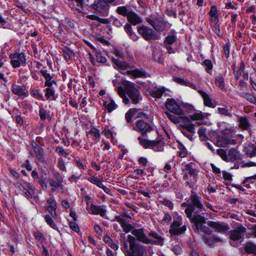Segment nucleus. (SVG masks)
I'll use <instances>...</instances> for the list:
<instances>
[{"label":"nucleus","instance_id":"f257e3e1","mask_svg":"<svg viewBox=\"0 0 256 256\" xmlns=\"http://www.w3.org/2000/svg\"><path fill=\"white\" fill-rule=\"evenodd\" d=\"M86 1H68V4L74 14L84 16L88 12L96 13L102 16H108L110 6L108 3L115 1H94V3L88 5Z\"/></svg>","mask_w":256,"mask_h":256},{"label":"nucleus","instance_id":"f03ea898","mask_svg":"<svg viewBox=\"0 0 256 256\" xmlns=\"http://www.w3.org/2000/svg\"><path fill=\"white\" fill-rule=\"evenodd\" d=\"M122 242L121 250L125 256H148L144 246L140 244L136 238L130 234L126 240L125 234H120Z\"/></svg>","mask_w":256,"mask_h":256},{"label":"nucleus","instance_id":"7ed1b4c3","mask_svg":"<svg viewBox=\"0 0 256 256\" xmlns=\"http://www.w3.org/2000/svg\"><path fill=\"white\" fill-rule=\"evenodd\" d=\"M190 193L188 207L186 208L184 210L186 217L189 220L192 218L194 216L200 214L206 211L200 194L194 190H191Z\"/></svg>","mask_w":256,"mask_h":256},{"label":"nucleus","instance_id":"20e7f679","mask_svg":"<svg viewBox=\"0 0 256 256\" xmlns=\"http://www.w3.org/2000/svg\"><path fill=\"white\" fill-rule=\"evenodd\" d=\"M46 203L48 204L44 207V210L48 212L50 214H46L44 216V220L51 228L59 232L58 228L55 224L53 218H56L58 214L56 210L58 208V203L54 196H51L47 198Z\"/></svg>","mask_w":256,"mask_h":256},{"label":"nucleus","instance_id":"39448f33","mask_svg":"<svg viewBox=\"0 0 256 256\" xmlns=\"http://www.w3.org/2000/svg\"><path fill=\"white\" fill-rule=\"evenodd\" d=\"M190 220L194 226L193 230L195 233H198L200 230L206 234H211L212 231L208 227L204 225L206 222V219L204 216L196 214Z\"/></svg>","mask_w":256,"mask_h":256},{"label":"nucleus","instance_id":"423d86ee","mask_svg":"<svg viewBox=\"0 0 256 256\" xmlns=\"http://www.w3.org/2000/svg\"><path fill=\"white\" fill-rule=\"evenodd\" d=\"M146 20L152 26L154 30L158 32L164 31L168 27V22L165 20L164 17L160 15H158L152 18H147Z\"/></svg>","mask_w":256,"mask_h":256},{"label":"nucleus","instance_id":"0eeeda50","mask_svg":"<svg viewBox=\"0 0 256 256\" xmlns=\"http://www.w3.org/2000/svg\"><path fill=\"white\" fill-rule=\"evenodd\" d=\"M126 86L127 95L132 100L133 104H138L142 100L140 90L136 87L134 83L126 81L125 84Z\"/></svg>","mask_w":256,"mask_h":256},{"label":"nucleus","instance_id":"6e6552de","mask_svg":"<svg viewBox=\"0 0 256 256\" xmlns=\"http://www.w3.org/2000/svg\"><path fill=\"white\" fill-rule=\"evenodd\" d=\"M138 32L146 41L159 39L158 33L154 29L144 25L138 26Z\"/></svg>","mask_w":256,"mask_h":256},{"label":"nucleus","instance_id":"1a4fd4ad","mask_svg":"<svg viewBox=\"0 0 256 256\" xmlns=\"http://www.w3.org/2000/svg\"><path fill=\"white\" fill-rule=\"evenodd\" d=\"M242 160V154L239 151L235 148H232L228 150V152L227 162H230L234 164V166L231 168L238 169Z\"/></svg>","mask_w":256,"mask_h":256},{"label":"nucleus","instance_id":"9d476101","mask_svg":"<svg viewBox=\"0 0 256 256\" xmlns=\"http://www.w3.org/2000/svg\"><path fill=\"white\" fill-rule=\"evenodd\" d=\"M9 58L14 68H19L21 65L26 66V56L24 52L12 53L9 55Z\"/></svg>","mask_w":256,"mask_h":256},{"label":"nucleus","instance_id":"9b49d317","mask_svg":"<svg viewBox=\"0 0 256 256\" xmlns=\"http://www.w3.org/2000/svg\"><path fill=\"white\" fill-rule=\"evenodd\" d=\"M186 230V226L185 224L182 226V219L178 218L171 223L169 232L172 236H179L184 233Z\"/></svg>","mask_w":256,"mask_h":256},{"label":"nucleus","instance_id":"f8f14e48","mask_svg":"<svg viewBox=\"0 0 256 256\" xmlns=\"http://www.w3.org/2000/svg\"><path fill=\"white\" fill-rule=\"evenodd\" d=\"M210 136L214 139L216 144L219 146L226 147L228 144H236L235 140L228 139L223 135H220L216 132H212Z\"/></svg>","mask_w":256,"mask_h":256},{"label":"nucleus","instance_id":"ddd939ff","mask_svg":"<svg viewBox=\"0 0 256 256\" xmlns=\"http://www.w3.org/2000/svg\"><path fill=\"white\" fill-rule=\"evenodd\" d=\"M133 130L138 132H140L143 136H147V133L153 130L154 128L150 124L144 120H138L136 122V126L133 128Z\"/></svg>","mask_w":256,"mask_h":256},{"label":"nucleus","instance_id":"4468645a","mask_svg":"<svg viewBox=\"0 0 256 256\" xmlns=\"http://www.w3.org/2000/svg\"><path fill=\"white\" fill-rule=\"evenodd\" d=\"M166 108L171 112L182 115L184 114L183 110L180 107L178 102L174 98H168L165 102Z\"/></svg>","mask_w":256,"mask_h":256},{"label":"nucleus","instance_id":"2eb2a0df","mask_svg":"<svg viewBox=\"0 0 256 256\" xmlns=\"http://www.w3.org/2000/svg\"><path fill=\"white\" fill-rule=\"evenodd\" d=\"M132 234L138 240L142 242L144 244H150L156 243V240L148 238L142 228H136L132 232Z\"/></svg>","mask_w":256,"mask_h":256},{"label":"nucleus","instance_id":"dca6fc26","mask_svg":"<svg viewBox=\"0 0 256 256\" xmlns=\"http://www.w3.org/2000/svg\"><path fill=\"white\" fill-rule=\"evenodd\" d=\"M31 145L35 153L36 158L40 162H44L46 158L44 148L34 140L32 141Z\"/></svg>","mask_w":256,"mask_h":256},{"label":"nucleus","instance_id":"f3484780","mask_svg":"<svg viewBox=\"0 0 256 256\" xmlns=\"http://www.w3.org/2000/svg\"><path fill=\"white\" fill-rule=\"evenodd\" d=\"M196 165L194 162H189L186 164L182 168V172H187L190 176L194 178H197L198 176V170L196 168Z\"/></svg>","mask_w":256,"mask_h":256},{"label":"nucleus","instance_id":"a211bd4d","mask_svg":"<svg viewBox=\"0 0 256 256\" xmlns=\"http://www.w3.org/2000/svg\"><path fill=\"white\" fill-rule=\"evenodd\" d=\"M126 74L131 76L134 78H146L150 76L146 72L142 69L135 68L132 70H128Z\"/></svg>","mask_w":256,"mask_h":256},{"label":"nucleus","instance_id":"6ab92c4d","mask_svg":"<svg viewBox=\"0 0 256 256\" xmlns=\"http://www.w3.org/2000/svg\"><path fill=\"white\" fill-rule=\"evenodd\" d=\"M39 72L42 76L45 79L44 86L53 88V84H56L57 82L55 80H52V76H51L48 70H40Z\"/></svg>","mask_w":256,"mask_h":256},{"label":"nucleus","instance_id":"aec40b11","mask_svg":"<svg viewBox=\"0 0 256 256\" xmlns=\"http://www.w3.org/2000/svg\"><path fill=\"white\" fill-rule=\"evenodd\" d=\"M114 220L117 221L120 224L121 227L122 228L123 230L126 233H128L136 229L132 224L126 222V220L121 218L120 216H116L114 217Z\"/></svg>","mask_w":256,"mask_h":256},{"label":"nucleus","instance_id":"412c9836","mask_svg":"<svg viewBox=\"0 0 256 256\" xmlns=\"http://www.w3.org/2000/svg\"><path fill=\"white\" fill-rule=\"evenodd\" d=\"M11 90L12 94L19 97H27L28 94L25 91L24 86H20L13 84L12 86Z\"/></svg>","mask_w":256,"mask_h":256},{"label":"nucleus","instance_id":"4be33fe9","mask_svg":"<svg viewBox=\"0 0 256 256\" xmlns=\"http://www.w3.org/2000/svg\"><path fill=\"white\" fill-rule=\"evenodd\" d=\"M89 212L94 215H100L102 217L104 218L106 214V210L101 206L92 204L90 208Z\"/></svg>","mask_w":256,"mask_h":256},{"label":"nucleus","instance_id":"5701e85b","mask_svg":"<svg viewBox=\"0 0 256 256\" xmlns=\"http://www.w3.org/2000/svg\"><path fill=\"white\" fill-rule=\"evenodd\" d=\"M112 61L114 64L118 67L117 69L120 71V72L124 74H126L122 72V70H126L130 68V66L128 63L124 62H122L120 60L117 58L112 57Z\"/></svg>","mask_w":256,"mask_h":256},{"label":"nucleus","instance_id":"b1692460","mask_svg":"<svg viewBox=\"0 0 256 256\" xmlns=\"http://www.w3.org/2000/svg\"><path fill=\"white\" fill-rule=\"evenodd\" d=\"M182 118L186 122L182 125V128L185 130L186 131L188 132L191 134L195 133V125L191 122L190 118L187 116H183Z\"/></svg>","mask_w":256,"mask_h":256},{"label":"nucleus","instance_id":"393cba45","mask_svg":"<svg viewBox=\"0 0 256 256\" xmlns=\"http://www.w3.org/2000/svg\"><path fill=\"white\" fill-rule=\"evenodd\" d=\"M198 92L202 96L204 106L211 108H215L216 105L212 102L210 96L206 92L202 90H199Z\"/></svg>","mask_w":256,"mask_h":256},{"label":"nucleus","instance_id":"a878e982","mask_svg":"<svg viewBox=\"0 0 256 256\" xmlns=\"http://www.w3.org/2000/svg\"><path fill=\"white\" fill-rule=\"evenodd\" d=\"M173 80L174 82L178 84L181 86H188L194 90H197L196 85L192 84L188 80H184L182 78L179 77H174Z\"/></svg>","mask_w":256,"mask_h":256},{"label":"nucleus","instance_id":"bb28decb","mask_svg":"<svg viewBox=\"0 0 256 256\" xmlns=\"http://www.w3.org/2000/svg\"><path fill=\"white\" fill-rule=\"evenodd\" d=\"M202 238L204 243L206 245L211 247L214 246L215 244L221 242L222 241L220 238L214 235H212L209 237L206 236H202Z\"/></svg>","mask_w":256,"mask_h":256},{"label":"nucleus","instance_id":"cd10ccee","mask_svg":"<svg viewBox=\"0 0 256 256\" xmlns=\"http://www.w3.org/2000/svg\"><path fill=\"white\" fill-rule=\"evenodd\" d=\"M208 224L218 232H224L228 229L227 226L223 225L217 222L210 220L208 222Z\"/></svg>","mask_w":256,"mask_h":256},{"label":"nucleus","instance_id":"c85d7f7f","mask_svg":"<svg viewBox=\"0 0 256 256\" xmlns=\"http://www.w3.org/2000/svg\"><path fill=\"white\" fill-rule=\"evenodd\" d=\"M45 96L48 100H56L58 98V94L56 93L54 88L47 87L44 90Z\"/></svg>","mask_w":256,"mask_h":256},{"label":"nucleus","instance_id":"c756f323","mask_svg":"<svg viewBox=\"0 0 256 256\" xmlns=\"http://www.w3.org/2000/svg\"><path fill=\"white\" fill-rule=\"evenodd\" d=\"M124 29L130 39L134 41H136L140 37L133 32L131 24L127 23L124 26Z\"/></svg>","mask_w":256,"mask_h":256},{"label":"nucleus","instance_id":"7c9ffc66","mask_svg":"<svg viewBox=\"0 0 256 256\" xmlns=\"http://www.w3.org/2000/svg\"><path fill=\"white\" fill-rule=\"evenodd\" d=\"M240 229H236L230 231V238L234 241L240 240L242 238V232L244 231V228H242Z\"/></svg>","mask_w":256,"mask_h":256},{"label":"nucleus","instance_id":"2f4dec72","mask_svg":"<svg viewBox=\"0 0 256 256\" xmlns=\"http://www.w3.org/2000/svg\"><path fill=\"white\" fill-rule=\"evenodd\" d=\"M177 40L176 32L174 30H171L170 34L167 36L164 41V44H172Z\"/></svg>","mask_w":256,"mask_h":256},{"label":"nucleus","instance_id":"473e14b6","mask_svg":"<svg viewBox=\"0 0 256 256\" xmlns=\"http://www.w3.org/2000/svg\"><path fill=\"white\" fill-rule=\"evenodd\" d=\"M128 20L131 24L136 26L142 22L138 16L134 12H132L128 16Z\"/></svg>","mask_w":256,"mask_h":256},{"label":"nucleus","instance_id":"72a5a7b5","mask_svg":"<svg viewBox=\"0 0 256 256\" xmlns=\"http://www.w3.org/2000/svg\"><path fill=\"white\" fill-rule=\"evenodd\" d=\"M246 154L250 158L256 156V144H250L245 147Z\"/></svg>","mask_w":256,"mask_h":256},{"label":"nucleus","instance_id":"f704fd0d","mask_svg":"<svg viewBox=\"0 0 256 256\" xmlns=\"http://www.w3.org/2000/svg\"><path fill=\"white\" fill-rule=\"evenodd\" d=\"M213 32L218 36H221L219 19L210 20Z\"/></svg>","mask_w":256,"mask_h":256},{"label":"nucleus","instance_id":"c9c22d12","mask_svg":"<svg viewBox=\"0 0 256 256\" xmlns=\"http://www.w3.org/2000/svg\"><path fill=\"white\" fill-rule=\"evenodd\" d=\"M201 64L205 68L206 72L210 75H212L214 66L211 60L209 59H206L201 63Z\"/></svg>","mask_w":256,"mask_h":256},{"label":"nucleus","instance_id":"e433bc0d","mask_svg":"<svg viewBox=\"0 0 256 256\" xmlns=\"http://www.w3.org/2000/svg\"><path fill=\"white\" fill-rule=\"evenodd\" d=\"M62 56L64 60L68 62L71 57L74 56V52L72 50L68 47H64L62 50Z\"/></svg>","mask_w":256,"mask_h":256},{"label":"nucleus","instance_id":"4c0bfd02","mask_svg":"<svg viewBox=\"0 0 256 256\" xmlns=\"http://www.w3.org/2000/svg\"><path fill=\"white\" fill-rule=\"evenodd\" d=\"M148 235L157 240H156V243L152 244H158L160 246L163 245L164 238L161 236L159 235L156 232L150 231L149 232Z\"/></svg>","mask_w":256,"mask_h":256},{"label":"nucleus","instance_id":"58836bf2","mask_svg":"<svg viewBox=\"0 0 256 256\" xmlns=\"http://www.w3.org/2000/svg\"><path fill=\"white\" fill-rule=\"evenodd\" d=\"M48 178L47 176L42 174L39 175L38 179V183L40 184L42 188L44 190H46L48 188V185L46 182L48 180Z\"/></svg>","mask_w":256,"mask_h":256},{"label":"nucleus","instance_id":"ea45409f","mask_svg":"<svg viewBox=\"0 0 256 256\" xmlns=\"http://www.w3.org/2000/svg\"><path fill=\"white\" fill-rule=\"evenodd\" d=\"M50 112H47V110H45L42 106L40 107L39 108V116L41 120H51V116L50 114Z\"/></svg>","mask_w":256,"mask_h":256},{"label":"nucleus","instance_id":"a19ab883","mask_svg":"<svg viewBox=\"0 0 256 256\" xmlns=\"http://www.w3.org/2000/svg\"><path fill=\"white\" fill-rule=\"evenodd\" d=\"M164 92V88L162 87L151 90L150 92V94L154 98H160L162 96Z\"/></svg>","mask_w":256,"mask_h":256},{"label":"nucleus","instance_id":"79ce46f5","mask_svg":"<svg viewBox=\"0 0 256 256\" xmlns=\"http://www.w3.org/2000/svg\"><path fill=\"white\" fill-rule=\"evenodd\" d=\"M239 127L247 130L250 126V124L248 120L245 116H241L239 118Z\"/></svg>","mask_w":256,"mask_h":256},{"label":"nucleus","instance_id":"37998d69","mask_svg":"<svg viewBox=\"0 0 256 256\" xmlns=\"http://www.w3.org/2000/svg\"><path fill=\"white\" fill-rule=\"evenodd\" d=\"M244 250L248 254H256V244L252 242H248L245 244Z\"/></svg>","mask_w":256,"mask_h":256},{"label":"nucleus","instance_id":"c03bdc74","mask_svg":"<svg viewBox=\"0 0 256 256\" xmlns=\"http://www.w3.org/2000/svg\"><path fill=\"white\" fill-rule=\"evenodd\" d=\"M215 84L220 90H224L225 88L224 78L222 74H220L215 78Z\"/></svg>","mask_w":256,"mask_h":256},{"label":"nucleus","instance_id":"a18cd8bd","mask_svg":"<svg viewBox=\"0 0 256 256\" xmlns=\"http://www.w3.org/2000/svg\"><path fill=\"white\" fill-rule=\"evenodd\" d=\"M40 92V90L38 88H36L31 90L30 94L32 96L37 100H44L43 94Z\"/></svg>","mask_w":256,"mask_h":256},{"label":"nucleus","instance_id":"49530a36","mask_svg":"<svg viewBox=\"0 0 256 256\" xmlns=\"http://www.w3.org/2000/svg\"><path fill=\"white\" fill-rule=\"evenodd\" d=\"M17 186L20 188V190L23 192L24 196L26 198L28 199H30L32 198V194H34L32 192L28 189H26L24 186H23L20 183H18L17 184Z\"/></svg>","mask_w":256,"mask_h":256},{"label":"nucleus","instance_id":"de8ad7c7","mask_svg":"<svg viewBox=\"0 0 256 256\" xmlns=\"http://www.w3.org/2000/svg\"><path fill=\"white\" fill-rule=\"evenodd\" d=\"M88 134L93 136L94 138V139L95 140H99L100 137V134L98 130L94 126L92 127L88 132H86V135L88 136Z\"/></svg>","mask_w":256,"mask_h":256},{"label":"nucleus","instance_id":"09e8293b","mask_svg":"<svg viewBox=\"0 0 256 256\" xmlns=\"http://www.w3.org/2000/svg\"><path fill=\"white\" fill-rule=\"evenodd\" d=\"M104 106L106 108L108 112H112L114 110L116 109L118 107L117 104L115 103L113 100H112L110 102L107 104L106 101L104 102Z\"/></svg>","mask_w":256,"mask_h":256},{"label":"nucleus","instance_id":"8fccbe9b","mask_svg":"<svg viewBox=\"0 0 256 256\" xmlns=\"http://www.w3.org/2000/svg\"><path fill=\"white\" fill-rule=\"evenodd\" d=\"M239 95L252 104H255L256 102V97L253 96L250 92H242L241 94H240Z\"/></svg>","mask_w":256,"mask_h":256},{"label":"nucleus","instance_id":"3c124183","mask_svg":"<svg viewBox=\"0 0 256 256\" xmlns=\"http://www.w3.org/2000/svg\"><path fill=\"white\" fill-rule=\"evenodd\" d=\"M208 14L211 18L210 20H216V18L219 19L217 8L216 6H211Z\"/></svg>","mask_w":256,"mask_h":256},{"label":"nucleus","instance_id":"603ef678","mask_svg":"<svg viewBox=\"0 0 256 256\" xmlns=\"http://www.w3.org/2000/svg\"><path fill=\"white\" fill-rule=\"evenodd\" d=\"M136 112V109H130L125 114V118L126 122L131 124L132 122V118L134 114V112Z\"/></svg>","mask_w":256,"mask_h":256},{"label":"nucleus","instance_id":"864d4df0","mask_svg":"<svg viewBox=\"0 0 256 256\" xmlns=\"http://www.w3.org/2000/svg\"><path fill=\"white\" fill-rule=\"evenodd\" d=\"M86 179L90 182L96 185L98 188H100L102 184V180L94 176L88 177Z\"/></svg>","mask_w":256,"mask_h":256},{"label":"nucleus","instance_id":"5fc2aeb1","mask_svg":"<svg viewBox=\"0 0 256 256\" xmlns=\"http://www.w3.org/2000/svg\"><path fill=\"white\" fill-rule=\"evenodd\" d=\"M178 148L180 151L178 152V156L180 158H185L188 155V150L185 146L182 143H178Z\"/></svg>","mask_w":256,"mask_h":256},{"label":"nucleus","instance_id":"6e6d98bb","mask_svg":"<svg viewBox=\"0 0 256 256\" xmlns=\"http://www.w3.org/2000/svg\"><path fill=\"white\" fill-rule=\"evenodd\" d=\"M96 57V62L98 63H105L106 62V58L105 56H102L100 50H96L95 54Z\"/></svg>","mask_w":256,"mask_h":256},{"label":"nucleus","instance_id":"4d7b16f0","mask_svg":"<svg viewBox=\"0 0 256 256\" xmlns=\"http://www.w3.org/2000/svg\"><path fill=\"white\" fill-rule=\"evenodd\" d=\"M221 133L222 135L227 138H228L232 139V137L233 135V130H232L231 128H226L222 131Z\"/></svg>","mask_w":256,"mask_h":256},{"label":"nucleus","instance_id":"13d9d810","mask_svg":"<svg viewBox=\"0 0 256 256\" xmlns=\"http://www.w3.org/2000/svg\"><path fill=\"white\" fill-rule=\"evenodd\" d=\"M217 112L219 114H220L222 115H224L225 116L232 117V113L230 112H228V110L226 107L224 108H222V107H218L217 108Z\"/></svg>","mask_w":256,"mask_h":256},{"label":"nucleus","instance_id":"bf43d9fd","mask_svg":"<svg viewBox=\"0 0 256 256\" xmlns=\"http://www.w3.org/2000/svg\"><path fill=\"white\" fill-rule=\"evenodd\" d=\"M160 138H157L155 140H148V148L153 149L154 147L158 146L161 142Z\"/></svg>","mask_w":256,"mask_h":256},{"label":"nucleus","instance_id":"052dcab7","mask_svg":"<svg viewBox=\"0 0 256 256\" xmlns=\"http://www.w3.org/2000/svg\"><path fill=\"white\" fill-rule=\"evenodd\" d=\"M33 236L36 240H38L41 243H43L46 240L44 234L40 231L34 232L33 233Z\"/></svg>","mask_w":256,"mask_h":256},{"label":"nucleus","instance_id":"680f3d73","mask_svg":"<svg viewBox=\"0 0 256 256\" xmlns=\"http://www.w3.org/2000/svg\"><path fill=\"white\" fill-rule=\"evenodd\" d=\"M217 154L221 158L226 162L228 160V152L226 151L222 148L217 150Z\"/></svg>","mask_w":256,"mask_h":256},{"label":"nucleus","instance_id":"e2e57ef3","mask_svg":"<svg viewBox=\"0 0 256 256\" xmlns=\"http://www.w3.org/2000/svg\"><path fill=\"white\" fill-rule=\"evenodd\" d=\"M102 134H104L106 138H110L112 142L114 138L112 131L110 129L104 128L102 132Z\"/></svg>","mask_w":256,"mask_h":256},{"label":"nucleus","instance_id":"0e129e2a","mask_svg":"<svg viewBox=\"0 0 256 256\" xmlns=\"http://www.w3.org/2000/svg\"><path fill=\"white\" fill-rule=\"evenodd\" d=\"M204 115L202 114V112H194V114L190 116V120H204Z\"/></svg>","mask_w":256,"mask_h":256},{"label":"nucleus","instance_id":"69168bd1","mask_svg":"<svg viewBox=\"0 0 256 256\" xmlns=\"http://www.w3.org/2000/svg\"><path fill=\"white\" fill-rule=\"evenodd\" d=\"M8 57L5 54V52L1 50L0 52V69L4 66V62H6Z\"/></svg>","mask_w":256,"mask_h":256},{"label":"nucleus","instance_id":"338daca9","mask_svg":"<svg viewBox=\"0 0 256 256\" xmlns=\"http://www.w3.org/2000/svg\"><path fill=\"white\" fill-rule=\"evenodd\" d=\"M76 221H69L68 224L70 228L74 232L78 233L80 230V227L78 224L76 222Z\"/></svg>","mask_w":256,"mask_h":256},{"label":"nucleus","instance_id":"774afa93","mask_svg":"<svg viewBox=\"0 0 256 256\" xmlns=\"http://www.w3.org/2000/svg\"><path fill=\"white\" fill-rule=\"evenodd\" d=\"M116 12L123 16H126L128 15V10L126 6H118L117 8Z\"/></svg>","mask_w":256,"mask_h":256}]
</instances>
